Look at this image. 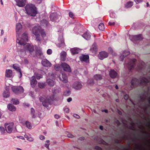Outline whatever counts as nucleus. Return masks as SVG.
Masks as SVG:
<instances>
[{
	"label": "nucleus",
	"mask_w": 150,
	"mask_h": 150,
	"mask_svg": "<svg viewBox=\"0 0 150 150\" xmlns=\"http://www.w3.org/2000/svg\"><path fill=\"white\" fill-rule=\"evenodd\" d=\"M130 54V52L129 51H124L122 54L120 56V58L122 57V59L121 60V61H123L125 57L128 55Z\"/></svg>",
	"instance_id": "nucleus-26"
},
{
	"label": "nucleus",
	"mask_w": 150,
	"mask_h": 150,
	"mask_svg": "<svg viewBox=\"0 0 150 150\" xmlns=\"http://www.w3.org/2000/svg\"><path fill=\"white\" fill-rule=\"evenodd\" d=\"M47 84L50 86H53L54 85V82L51 79H47Z\"/></svg>",
	"instance_id": "nucleus-29"
},
{
	"label": "nucleus",
	"mask_w": 150,
	"mask_h": 150,
	"mask_svg": "<svg viewBox=\"0 0 150 150\" xmlns=\"http://www.w3.org/2000/svg\"><path fill=\"white\" fill-rule=\"evenodd\" d=\"M48 23V22L45 19H43L41 21V25L44 27L47 26Z\"/></svg>",
	"instance_id": "nucleus-33"
},
{
	"label": "nucleus",
	"mask_w": 150,
	"mask_h": 150,
	"mask_svg": "<svg viewBox=\"0 0 150 150\" xmlns=\"http://www.w3.org/2000/svg\"><path fill=\"white\" fill-rule=\"evenodd\" d=\"M149 82V80L145 78H142L140 81L138 79L134 78L131 80V87L133 88L139 84L142 86H146Z\"/></svg>",
	"instance_id": "nucleus-1"
},
{
	"label": "nucleus",
	"mask_w": 150,
	"mask_h": 150,
	"mask_svg": "<svg viewBox=\"0 0 150 150\" xmlns=\"http://www.w3.org/2000/svg\"><path fill=\"white\" fill-rule=\"evenodd\" d=\"M108 53L105 51H102L99 52L98 56L99 59L103 60L108 57Z\"/></svg>",
	"instance_id": "nucleus-13"
},
{
	"label": "nucleus",
	"mask_w": 150,
	"mask_h": 150,
	"mask_svg": "<svg viewBox=\"0 0 150 150\" xmlns=\"http://www.w3.org/2000/svg\"><path fill=\"white\" fill-rule=\"evenodd\" d=\"M139 129L142 130L143 129H144V127L142 125H140L139 127Z\"/></svg>",
	"instance_id": "nucleus-64"
},
{
	"label": "nucleus",
	"mask_w": 150,
	"mask_h": 150,
	"mask_svg": "<svg viewBox=\"0 0 150 150\" xmlns=\"http://www.w3.org/2000/svg\"><path fill=\"white\" fill-rule=\"evenodd\" d=\"M110 77L112 78H115L117 76V73L113 70H111L109 73Z\"/></svg>",
	"instance_id": "nucleus-21"
},
{
	"label": "nucleus",
	"mask_w": 150,
	"mask_h": 150,
	"mask_svg": "<svg viewBox=\"0 0 150 150\" xmlns=\"http://www.w3.org/2000/svg\"><path fill=\"white\" fill-rule=\"evenodd\" d=\"M42 76L40 74H37L36 76V78L38 80L42 78Z\"/></svg>",
	"instance_id": "nucleus-50"
},
{
	"label": "nucleus",
	"mask_w": 150,
	"mask_h": 150,
	"mask_svg": "<svg viewBox=\"0 0 150 150\" xmlns=\"http://www.w3.org/2000/svg\"><path fill=\"white\" fill-rule=\"evenodd\" d=\"M129 97L128 95L125 94L124 96V98L126 100L128 99Z\"/></svg>",
	"instance_id": "nucleus-54"
},
{
	"label": "nucleus",
	"mask_w": 150,
	"mask_h": 150,
	"mask_svg": "<svg viewBox=\"0 0 150 150\" xmlns=\"http://www.w3.org/2000/svg\"><path fill=\"white\" fill-rule=\"evenodd\" d=\"M18 72H19V78H21L22 77V73L21 72V70L20 71H18Z\"/></svg>",
	"instance_id": "nucleus-56"
},
{
	"label": "nucleus",
	"mask_w": 150,
	"mask_h": 150,
	"mask_svg": "<svg viewBox=\"0 0 150 150\" xmlns=\"http://www.w3.org/2000/svg\"><path fill=\"white\" fill-rule=\"evenodd\" d=\"M131 125L132 126V127H130V129L133 130H135V128H134L135 124L133 122H131Z\"/></svg>",
	"instance_id": "nucleus-46"
},
{
	"label": "nucleus",
	"mask_w": 150,
	"mask_h": 150,
	"mask_svg": "<svg viewBox=\"0 0 150 150\" xmlns=\"http://www.w3.org/2000/svg\"><path fill=\"white\" fill-rule=\"evenodd\" d=\"M69 16L72 18H74V15L73 13L70 12L69 13Z\"/></svg>",
	"instance_id": "nucleus-51"
},
{
	"label": "nucleus",
	"mask_w": 150,
	"mask_h": 150,
	"mask_svg": "<svg viewBox=\"0 0 150 150\" xmlns=\"http://www.w3.org/2000/svg\"><path fill=\"white\" fill-rule=\"evenodd\" d=\"M41 63L42 65L45 67H50L51 66V64L47 59H43L42 60Z\"/></svg>",
	"instance_id": "nucleus-17"
},
{
	"label": "nucleus",
	"mask_w": 150,
	"mask_h": 150,
	"mask_svg": "<svg viewBox=\"0 0 150 150\" xmlns=\"http://www.w3.org/2000/svg\"><path fill=\"white\" fill-rule=\"evenodd\" d=\"M16 3V5L19 7H23L25 4V0H15Z\"/></svg>",
	"instance_id": "nucleus-16"
},
{
	"label": "nucleus",
	"mask_w": 150,
	"mask_h": 150,
	"mask_svg": "<svg viewBox=\"0 0 150 150\" xmlns=\"http://www.w3.org/2000/svg\"><path fill=\"white\" fill-rule=\"evenodd\" d=\"M61 66L63 70L66 71L71 72V69L69 65L65 63H62L61 64Z\"/></svg>",
	"instance_id": "nucleus-9"
},
{
	"label": "nucleus",
	"mask_w": 150,
	"mask_h": 150,
	"mask_svg": "<svg viewBox=\"0 0 150 150\" xmlns=\"http://www.w3.org/2000/svg\"><path fill=\"white\" fill-rule=\"evenodd\" d=\"M58 16L57 14L55 13H52L50 15V18L52 21H56L58 18Z\"/></svg>",
	"instance_id": "nucleus-19"
},
{
	"label": "nucleus",
	"mask_w": 150,
	"mask_h": 150,
	"mask_svg": "<svg viewBox=\"0 0 150 150\" xmlns=\"http://www.w3.org/2000/svg\"><path fill=\"white\" fill-rule=\"evenodd\" d=\"M88 84L91 85H93L94 84L93 80V79H89L88 81Z\"/></svg>",
	"instance_id": "nucleus-45"
},
{
	"label": "nucleus",
	"mask_w": 150,
	"mask_h": 150,
	"mask_svg": "<svg viewBox=\"0 0 150 150\" xmlns=\"http://www.w3.org/2000/svg\"><path fill=\"white\" fill-rule=\"evenodd\" d=\"M59 79L61 81L64 83H67L68 81L67 77L64 73L62 74L61 76L59 77Z\"/></svg>",
	"instance_id": "nucleus-15"
},
{
	"label": "nucleus",
	"mask_w": 150,
	"mask_h": 150,
	"mask_svg": "<svg viewBox=\"0 0 150 150\" xmlns=\"http://www.w3.org/2000/svg\"><path fill=\"white\" fill-rule=\"evenodd\" d=\"M3 95L4 97L6 98H7L9 96L10 93L8 89L7 88L5 89V90L4 91Z\"/></svg>",
	"instance_id": "nucleus-22"
},
{
	"label": "nucleus",
	"mask_w": 150,
	"mask_h": 150,
	"mask_svg": "<svg viewBox=\"0 0 150 150\" xmlns=\"http://www.w3.org/2000/svg\"><path fill=\"white\" fill-rule=\"evenodd\" d=\"M140 98L143 101H144L145 99V98L144 96H140Z\"/></svg>",
	"instance_id": "nucleus-59"
},
{
	"label": "nucleus",
	"mask_w": 150,
	"mask_h": 150,
	"mask_svg": "<svg viewBox=\"0 0 150 150\" xmlns=\"http://www.w3.org/2000/svg\"><path fill=\"white\" fill-rule=\"evenodd\" d=\"M0 129L1 132L2 134H4L6 133V129L5 128H4L3 127H0Z\"/></svg>",
	"instance_id": "nucleus-43"
},
{
	"label": "nucleus",
	"mask_w": 150,
	"mask_h": 150,
	"mask_svg": "<svg viewBox=\"0 0 150 150\" xmlns=\"http://www.w3.org/2000/svg\"><path fill=\"white\" fill-rule=\"evenodd\" d=\"M38 85L39 87L40 88H43L45 86V83H38Z\"/></svg>",
	"instance_id": "nucleus-42"
},
{
	"label": "nucleus",
	"mask_w": 150,
	"mask_h": 150,
	"mask_svg": "<svg viewBox=\"0 0 150 150\" xmlns=\"http://www.w3.org/2000/svg\"><path fill=\"white\" fill-rule=\"evenodd\" d=\"M64 44V40L63 38H62L60 39V42H59L57 46L59 47H61L63 46Z\"/></svg>",
	"instance_id": "nucleus-35"
},
{
	"label": "nucleus",
	"mask_w": 150,
	"mask_h": 150,
	"mask_svg": "<svg viewBox=\"0 0 150 150\" xmlns=\"http://www.w3.org/2000/svg\"><path fill=\"white\" fill-rule=\"evenodd\" d=\"M22 25L20 23H18L16 25V32L17 34H18V32L20 30L22 29Z\"/></svg>",
	"instance_id": "nucleus-30"
},
{
	"label": "nucleus",
	"mask_w": 150,
	"mask_h": 150,
	"mask_svg": "<svg viewBox=\"0 0 150 150\" xmlns=\"http://www.w3.org/2000/svg\"><path fill=\"white\" fill-rule=\"evenodd\" d=\"M36 56L41 59L44 57L42 49L40 47H37L36 49Z\"/></svg>",
	"instance_id": "nucleus-10"
},
{
	"label": "nucleus",
	"mask_w": 150,
	"mask_h": 150,
	"mask_svg": "<svg viewBox=\"0 0 150 150\" xmlns=\"http://www.w3.org/2000/svg\"><path fill=\"white\" fill-rule=\"evenodd\" d=\"M13 68L18 71L21 70L20 68L16 64H13Z\"/></svg>",
	"instance_id": "nucleus-41"
},
{
	"label": "nucleus",
	"mask_w": 150,
	"mask_h": 150,
	"mask_svg": "<svg viewBox=\"0 0 150 150\" xmlns=\"http://www.w3.org/2000/svg\"><path fill=\"white\" fill-rule=\"evenodd\" d=\"M94 77L97 81L100 80L103 78L102 76L100 74H96L94 76Z\"/></svg>",
	"instance_id": "nucleus-34"
},
{
	"label": "nucleus",
	"mask_w": 150,
	"mask_h": 150,
	"mask_svg": "<svg viewBox=\"0 0 150 150\" xmlns=\"http://www.w3.org/2000/svg\"><path fill=\"white\" fill-rule=\"evenodd\" d=\"M61 54L62 56L63 57V58L62 59V57H61V59L62 61H64L65 60V56L66 54V52L64 51L62 52H61Z\"/></svg>",
	"instance_id": "nucleus-40"
},
{
	"label": "nucleus",
	"mask_w": 150,
	"mask_h": 150,
	"mask_svg": "<svg viewBox=\"0 0 150 150\" xmlns=\"http://www.w3.org/2000/svg\"><path fill=\"white\" fill-rule=\"evenodd\" d=\"M54 68L56 71H59L60 69V67L59 65H56L54 66Z\"/></svg>",
	"instance_id": "nucleus-47"
},
{
	"label": "nucleus",
	"mask_w": 150,
	"mask_h": 150,
	"mask_svg": "<svg viewBox=\"0 0 150 150\" xmlns=\"http://www.w3.org/2000/svg\"><path fill=\"white\" fill-rule=\"evenodd\" d=\"M71 93V91L69 90H67L64 93V94L65 96H69Z\"/></svg>",
	"instance_id": "nucleus-44"
},
{
	"label": "nucleus",
	"mask_w": 150,
	"mask_h": 150,
	"mask_svg": "<svg viewBox=\"0 0 150 150\" xmlns=\"http://www.w3.org/2000/svg\"><path fill=\"white\" fill-rule=\"evenodd\" d=\"M14 123L13 122L9 123H6L4 124V127L6 132L11 133L13 130Z\"/></svg>",
	"instance_id": "nucleus-6"
},
{
	"label": "nucleus",
	"mask_w": 150,
	"mask_h": 150,
	"mask_svg": "<svg viewBox=\"0 0 150 150\" xmlns=\"http://www.w3.org/2000/svg\"><path fill=\"white\" fill-rule=\"evenodd\" d=\"M79 59L81 62H84L86 63L89 62V56L88 55L82 54L79 57Z\"/></svg>",
	"instance_id": "nucleus-11"
},
{
	"label": "nucleus",
	"mask_w": 150,
	"mask_h": 150,
	"mask_svg": "<svg viewBox=\"0 0 150 150\" xmlns=\"http://www.w3.org/2000/svg\"><path fill=\"white\" fill-rule=\"evenodd\" d=\"M122 138L123 139H127L128 137L126 135H124V136H123L122 137Z\"/></svg>",
	"instance_id": "nucleus-55"
},
{
	"label": "nucleus",
	"mask_w": 150,
	"mask_h": 150,
	"mask_svg": "<svg viewBox=\"0 0 150 150\" xmlns=\"http://www.w3.org/2000/svg\"><path fill=\"white\" fill-rule=\"evenodd\" d=\"M98 28L100 30H103L104 29V25L103 23H100L98 26Z\"/></svg>",
	"instance_id": "nucleus-38"
},
{
	"label": "nucleus",
	"mask_w": 150,
	"mask_h": 150,
	"mask_svg": "<svg viewBox=\"0 0 150 150\" xmlns=\"http://www.w3.org/2000/svg\"><path fill=\"white\" fill-rule=\"evenodd\" d=\"M43 30H40L37 27H34L32 29V33L35 35L40 34Z\"/></svg>",
	"instance_id": "nucleus-14"
},
{
	"label": "nucleus",
	"mask_w": 150,
	"mask_h": 150,
	"mask_svg": "<svg viewBox=\"0 0 150 150\" xmlns=\"http://www.w3.org/2000/svg\"><path fill=\"white\" fill-rule=\"evenodd\" d=\"M52 51L50 49H48L47 51V54L50 55L52 54Z\"/></svg>",
	"instance_id": "nucleus-49"
},
{
	"label": "nucleus",
	"mask_w": 150,
	"mask_h": 150,
	"mask_svg": "<svg viewBox=\"0 0 150 150\" xmlns=\"http://www.w3.org/2000/svg\"><path fill=\"white\" fill-rule=\"evenodd\" d=\"M37 83L36 78L34 76L32 77L30 80V84L32 87H34Z\"/></svg>",
	"instance_id": "nucleus-18"
},
{
	"label": "nucleus",
	"mask_w": 150,
	"mask_h": 150,
	"mask_svg": "<svg viewBox=\"0 0 150 150\" xmlns=\"http://www.w3.org/2000/svg\"><path fill=\"white\" fill-rule=\"evenodd\" d=\"M82 86L81 83L78 81L74 83L73 85V88L76 90H80L82 88Z\"/></svg>",
	"instance_id": "nucleus-12"
},
{
	"label": "nucleus",
	"mask_w": 150,
	"mask_h": 150,
	"mask_svg": "<svg viewBox=\"0 0 150 150\" xmlns=\"http://www.w3.org/2000/svg\"><path fill=\"white\" fill-rule=\"evenodd\" d=\"M40 139L43 140L45 139V137L44 136L41 135L40 136Z\"/></svg>",
	"instance_id": "nucleus-61"
},
{
	"label": "nucleus",
	"mask_w": 150,
	"mask_h": 150,
	"mask_svg": "<svg viewBox=\"0 0 150 150\" xmlns=\"http://www.w3.org/2000/svg\"><path fill=\"white\" fill-rule=\"evenodd\" d=\"M82 37L85 39L88 40L90 39L91 35L88 32H87L82 35Z\"/></svg>",
	"instance_id": "nucleus-25"
},
{
	"label": "nucleus",
	"mask_w": 150,
	"mask_h": 150,
	"mask_svg": "<svg viewBox=\"0 0 150 150\" xmlns=\"http://www.w3.org/2000/svg\"><path fill=\"white\" fill-rule=\"evenodd\" d=\"M90 50L93 52H95L97 51V48L96 44L94 43L92 45Z\"/></svg>",
	"instance_id": "nucleus-31"
},
{
	"label": "nucleus",
	"mask_w": 150,
	"mask_h": 150,
	"mask_svg": "<svg viewBox=\"0 0 150 150\" xmlns=\"http://www.w3.org/2000/svg\"><path fill=\"white\" fill-rule=\"evenodd\" d=\"M133 5V3L132 1H129L128 2L126 5H125V6L126 8H129L132 6Z\"/></svg>",
	"instance_id": "nucleus-36"
},
{
	"label": "nucleus",
	"mask_w": 150,
	"mask_h": 150,
	"mask_svg": "<svg viewBox=\"0 0 150 150\" xmlns=\"http://www.w3.org/2000/svg\"><path fill=\"white\" fill-rule=\"evenodd\" d=\"M67 136L69 138H73L74 137V136L71 134H68L67 135Z\"/></svg>",
	"instance_id": "nucleus-57"
},
{
	"label": "nucleus",
	"mask_w": 150,
	"mask_h": 150,
	"mask_svg": "<svg viewBox=\"0 0 150 150\" xmlns=\"http://www.w3.org/2000/svg\"><path fill=\"white\" fill-rule=\"evenodd\" d=\"M70 51L73 55H74L78 53L79 52V49L77 48H74L70 50Z\"/></svg>",
	"instance_id": "nucleus-27"
},
{
	"label": "nucleus",
	"mask_w": 150,
	"mask_h": 150,
	"mask_svg": "<svg viewBox=\"0 0 150 150\" xmlns=\"http://www.w3.org/2000/svg\"><path fill=\"white\" fill-rule=\"evenodd\" d=\"M27 140L29 141H32L33 140V138L30 137L27 139Z\"/></svg>",
	"instance_id": "nucleus-63"
},
{
	"label": "nucleus",
	"mask_w": 150,
	"mask_h": 150,
	"mask_svg": "<svg viewBox=\"0 0 150 150\" xmlns=\"http://www.w3.org/2000/svg\"><path fill=\"white\" fill-rule=\"evenodd\" d=\"M25 124L26 126L29 129H31L32 127V125L28 121H26L25 122Z\"/></svg>",
	"instance_id": "nucleus-37"
},
{
	"label": "nucleus",
	"mask_w": 150,
	"mask_h": 150,
	"mask_svg": "<svg viewBox=\"0 0 150 150\" xmlns=\"http://www.w3.org/2000/svg\"><path fill=\"white\" fill-rule=\"evenodd\" d=\"M12 71L11 69L7 70L6 71V76L7 77H10L12 75Z\"/></svg>",
	"instance_id": "nucleus-28"
},
{
	"label": "nucleus",
	"mask_w": 150,
	"mask_h": 150,
	"mask_svg": "<svg viewBox=\"0 0 150 150\" xmlns=\"http://www.w3.org/2000/svg\"><path fill=\"white\" fill-rule=\"evenodd\" d=\"M35 36L36 39V40L40 42V41L42 40L43 38L45 37L46 34L44 30H42L41 33L40 34H38L35 35ZM41 42H40V43Z\"/></svg>",
	"instance_id": "nucleus-8"
},
{
	"label": "nucleus",
	"mask_w": 150,
	"mask_h": 150,
	"mask_svg": "<svg viewBox=\"0 0 150 150\" xmlns=\"http://www.w3.org/2000/svg\"><path fill=\"white\" fill-rule=\"evenodd\" d=\"M11 101V103L14 105H18L19 103V101L17 99L12 98Z\"/></svg>",
	"instance_id": "nucleus-32"
},
{
	"label": "nucleus",
	"mask_w": 150,
	"mask_h": 150,
	"mask_svg": "<svg viewBox=\"0 0 150 150\" xmlns=\"http://www.w3.org/2000/svg\"><path fill=\"white\" fill-rule=\"evenodd\" d=\"M34 2L36 4H40L42 2V0H33Z\"/></svg>",
	"instance_id": "nucleus-48"
},
{
	"label": "nucleus",
	"mask_w": 150,
	"mask_h": 150,
	"mask_svg": "<svg viewBox=\"0 0 150 150\" xmlns=\"http://www.w3.org/2000/svg\"><path fill=\"white\" fill-rule=\"evenodd\" d=\"M143 39L141 35H134L132 36V39L133 40L137 41L141 40Z\"/></svg>",
	"instance_id": "nucleus-23"
},
{
	"label": "nucleus",
	"mask_w": 150,
	"mask_h": 150,
	"mask_svg": "<svg viewBox=\"0 0 150 150\" xmlns=\"http://www.w3.org/2000/svg\"><path fill=\"white\" fill-rule=\"evenodd\" d=\"M136 61V59H128L127 63L126 62L127 61H125V64L127 65L128 69L130 71L135 66Z\"/></svg>",
	"instance_id": "nucleus-4"
},
{
	"label": "nucleus",
	"mask_w": 150,
	"mask_h": 150,
	"mask_svg": "<svg viewBox=\"0 0 150 150\" xmlns=\"http://www.w3.org/2000/svg\"><path fill=\"white\" fill-rule=\"evenodd\" d=\"M64 111L66 113H68L69 112V109L68 108H65L64 109Z\"/></svg>",
	"instance_id": "nucleus-60"
},
{
	"label": "nucleus",
	"mask_w": 150,
	"mask_h": 150,
	"mask_svg": "<svg viewBox=\"0 0 150 150\" xmlns=\"http://www.w3.org/2000/svg\"><path fill=\"white\" fill-rule=\"evenodd\" d=\"M54 96H47L46 98L40 96L39 98V100L42 103L43 105L46 107L48 106L49 104H50L51 101L54 99Z\"/></svg>",
	"instance_id": "nucleus-3"
},
{
	"label": "nucleus",
	"mask_w": 150,
	"mask_h": 150,
	"mask_svg": "<svg viewBox=\"0 0 150 150\" xmlns=\"http://www.w3.org/2000/svg\"><path fill=\"white\" fill-rule=\"evenodd\" d=\"M25 49L28 51L30 53L33 52L34 50V48L33 46L30 45L29 44H26Z\"/></svg>",
	"instance_id": "nucleus-20"
},
{
	"label": "nucleus",
	"mask_w": 150,
	"mask_h": 150,
	"mask_svg": "<svg viewBox=\"0 0 150 150\" xmlns=\"http://www.w3.org/2000/svg\"><path fill=\"white\" fill-rule=\"evenodd\" d=\"M13 91L16 94H19L24 92V89L21 86H14L12 87Z\"/></svg>",
	"instance_id": "nucleus-7"
},
{
	"label": "nucleus",
	"mask_w": 150,
	"mask_h": 150,
	"mask_svg": "<svg viewBox=\"0 0 150 150\" xmlns=\"http://www.w3.org/2000/svg\"><path fill=\"white\" fill-rule=\"evenodd\" d=\"M95 149L98 150H102V149L101 148L97 146H95Z\"/></svg>",
	"instance_id": "nucleus-52"
},
{
	"label": "nucleus",
	"mask_w": 150,
	"mask_h": 150,
	"mask_svg": "<svg viewBox=\"0 0 150 150\" xmlns=\"http://www.w3.org/2000/svg\"><path fill=\"white\" fill-rule=\"evenodd\" d=\"M28 40L27 35L25 33L22 34V38L20 40L18 39L16 40V42L20 45H25L27 44L26 42Z\"/></svg>",
	"instance_id": "nucleus-5"
},
{
	"label": "nucleus",
	"mask_w": 150,
	"mask_h": 150,
	"mask_svg": "<svg viewBox=\"0 0 150 150\" xmlns=\"http://www.w3.org/2000/svg\"><path fill=\"white\" fill-rule=\"evenodd\" d=\"M30 112L32 118H35V116L34 114L35 110L33 108H31Z\"/></svg>",
	"instance_id": "nucleus-39"
},
{
	"label": "nucleus",
	"mask_w": 150,
	"mask_h": 150,
	"mask_svg": "<svg viewBox=\"0 0 150 150\" xmlns=\"http://www.w3.org/2000/svg\"><path fill=\"white\" fill-rule=\"evenodd\" d=\"M116 123L117 124L118 126H119L120 125V123L119 120H117L116 122Z\"/></svg>",
	"instance_id": "nucleus-62"
},
{
	"label": "nucleus",
	"mask_w": 150,
	"mask_h": 150,
	"mask_svg": "<svg viewBox=\"0 0 150 150\" xmlns=\"http://www.w3.org/2000/svg\"><path fill=\"white\" fill-rule=\"evenodd\" d=\"M7 108L9 110L12 112L15 111L16 110L14 106L10 103L7 105Z\"/></svg>",
	"instance_id": "nucleus-24"
},
{
	"label": "nucleus",
	"mask_w": 150,
	"mask_h": 150,
	"mask_svg": "<svg viewBox=\"0 0 150 150\" xmlns=\"http://www.w3.org/2000/svg\"><path fill=\"white\" fill-rule=\"evenodd\" d=\"M25 8L27 14L28 15L35 16L37 14L36 7L32 4L26 5Z\"/></svg>",
	"instance_id": "nucleus-2"
},
{
	"label": "nucleus",
	"mask_w": 150,
	"mask_h": 150,
	"mask_svg": "<svg viewBox=\"0 0 150 150\" xmlns=\"http://www.w3.org/2000/svg\"><path fill=\"white\" fill-rule=\"evenodd\" d=\"M109 25H114L115 24V22H109L108 23Z\"/></svg>",
	"instance_id": "nucleus-58"
},
{
	"label": "nucleus",
	"mask_w": 150,
	"mask_h": 150,
	"mask_svg": "<svg viewBox=\"0 0 150 150\" xmlns=\"http://www.w3.org/2000/svg\"><path fill=\"white\" fill-rule=\"evenodd\" d=\"M137 4H139L142 2L143 0H134Z\"/></svg>",
	"instance_id": "nucleus-53"
}]
</instances>
